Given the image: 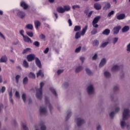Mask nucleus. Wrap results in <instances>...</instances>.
<instances>
[{
	"instance_id": "4",
	"label": "nucleus",
	"mask_w": 130,
	"mask_h": 130,
	"mask_svg": "<svg viewBox=\"0 0 130 130\" xmlns=\"http://www.w3.org/2000/svg\"><path fill=\"white\" fill-rule=\"evenodd\" d=\"M77 126H82L86 123V121L82 117H78L75 119Z\"/></svg>"
},
{
	"instance_id": "35",
	"label": "nucleus",
	"mask_w": 130,
	"mask_h": 130,
	"mask_svg": "<svg viewBox=\"0 0 130 130\" xmlns=\"http://www.w3.org/2000/svg\"><path fill=\"white\" fill-rule=\"evenodd\" d=\"M41 130H46V126L44 125V122H41Z\"/></svg>"
},
{
	"instance_id": "12",
	"label": "nucleus",
	"mask_w": 130,
	"mask_h": 130,
	"mask_svg": "<svg viewBox=\"0 0 130 130\" xmlns=\"http://www.w3.org/2000/svg\"><path fill=\"white\" fill-rule=\"evenodd\" d=\"M20 7H21V8H23V9L24 10H27V9H28V8H29V6L28 5H27V4H26V3H25V2H24V1L21 2Z\"/></svg>"
},
{
	"instance_id": "40",
	"label": "nucleus",
	"mask_w": 130,
	"mask_h": 130,
	"mask_svg": "<svg viewBox=\"0 0 130 130\" xmlns=\"http://www.w3.org/2000/svg\"><path fill=\"white\" fill-rule=\"evenodd\" d=\"M26 34L27 36H29V37L32 38L34 36V34L32 31H26Z\"/></svg>"
},
{
	"instance_id": "61",
	"label": "nucleus",
	"mask_w": 130,
	"mask_h": 130,
	"mask_svg": "<svg viewBox=\"0 0 130 130\" xmlns=\"http://www.w3.org/2000/svg\"><path fill=\"white\" fill-rule=\"evenodd\" d=\"M80 59L81 60L82 63H84V61H85V57H80Z\"/></svg>"
},
{
	"instance_id": "45",
	"label": "nucleus",
	"mask_w": 130,
	"mask_h": 130,
	"mask_svg": "<svg viewBox=\"0 0 130 130\" xmlns=\"http://www.w3.org/2000/svg\"><path fill=\"white\" fill-rule=\"evenodd\" d=\"M109 43V42H106L103 43L101 45V47H102L103 48H104V47H105L106 46H107V45H108Z\"/></svg>"
},
{
	"instance_id": "50",
	"label": "nucleus",
	"mask_w": 130,
	"mask_h": 130,
	"mask_svg": "<svg viewBox=\"0 0 130 130\" xmlns=\"http://www.w3.org/2000/svg\"><path fill=\"white\" fill-rule=\"evenodd\" d=\"M81 7L79 5H76L72 6V9L75 10V9H80Z\"/></svg>"
},
{
	"instance_id": "38",
	"label": "nucleus",
	"mask_w": 130,
	"mask_h": 130,
	"mask_svg": "<svg viewBox=\"0 0 130 130\" xmlns=\"http://www.w3.org/2000/svg\"><path fill=\"white\" fill-rule=\"evenodd\" d=\"M74 30L75 32H77V31H80V30H81V26L80 25L75 26Z\"/></svg>"
},
{
	"instance_id": "46",
	"label": "nucleus",
	"mask_w": 130,
	"mask_h": 130,
	"mask_svg": "<svg viewBox=\"0 0 130 130\" xmlns=\"http://www.w3.org/2000/svg\"><path fill=\"white\" fill-rule=\"evenodd\" d=\"M97 33V29L93 28L92 30L91 31V35H95Z\"/></svg>"
},
{
	"instance_id": "6",
	"label": "nucleus",
	"mask_w": 130,
	"mask_h": 130,
	"mask_svg": "<svg viewBox=\"0 0 130 130\" xmlns=\"http://www.w3.org/2000/svg\"><path fill=\"white\" fill-rule=\"evenodd\" d=\"M86 90L89 95H92V94H94V92H95L94 86L92 84L88 85L86 88Z\"/></svg>"
},
{
	"instance_id": "51",
	"label": "nucleus",
	"mask_w": 130,
	"mask_h": 130,
	"mask_svg": "<svg viewBox=\"0 0 130 130\" xmlns=\"http://www.w3.org/2000/svg\"><path fill=\"white\" fill-rule=\"evenodd\" d=\"M82 47H79L78 48H76L75 50V52H76L77 53L80 52V51H81V49Z\"/></svg>"
},
{
	"instance_id": "44",
	"label": "nucleus",
	"mask_w": 130,
	"mask_h": 130,
	"mask_svg": "<svg viewBox=\"0 0 130 130\" xmlns=\"http://www.w3.org/2000/svg\"><path fill=\"white\" fill-rule=\"evenodd\" d=\"M20 78H21V76L17 75L15 77V80L16 81V83L18 84L19 83V80L20 79Z\"/></svg>"
},
{
	"instance_id": "8",
	"label": "nucleus",
	"mask_w": 130,
	"mask_h": 130,
	"mask_svg": "<svg viewBox=\"0 0 130 130\" xmlns=\"http://www.w3.org/2000/svg\"><path fill=\"white\" fill-rule=\"evenodd\" d=\"M36 59V57H35V54H30L27 56V59L28 61H32L34 59Z\"/></svg>"
},
{
	"instance_id": "53",
	"label": "nucleus",
	"mask_w": 130,
	"mask_h": 130,
	"mask_svg": "<svg viewBox=\"0 0 130 130\" xmlns=\"http://www.w3.org/2000/svg\"><path fill=\"white\" fill-rule=\"evenodd\" d=\"M22 127L23 128V130H29L28 128V127H27V125L26 124H23L22 125Z\"/></svg>"
},
{
	"instance_id": "49",
	"label": "nucleus",
	"mask_w": 130,
	"mask_h": 130,
	"mask_svg": "<svg viewBox=\"0 0 130 130\" xmlns=\"http://www.w3.org/2000/svg\"><path fill=\"white\" fill-rule=\"evenodd\" d=\"M118 41V38H114L112 40L113 44H115Z\"/></svg>"
},
{
	"instance_id": "7",
	"label": "nucleus",
	"mask_w": 130,
	"mask_h": 130,
	"mask_svg": "<svg viewBox=\"0 0 130 130\" xmlns=\"http://www.w3.org/2000/svg\"><path fill=\"white\" fill-rule=\"evenodd\" d=\"M40 114L41 115H46L47 114V109L44 107H41L40 108Z\"/></svg>"
},
{
	"instance_id": "3",
	"label": "nucleus",
	"mask_w": 130,
	"mask_h": 130,
	"mask_svg": "<svg viewBox=\"0 0 130 130\" xmlns=\"http://www.w3.org/2000/svg\"><path fill=\"white\" fill-rule=\"evenodd\" d=\"M87 29L88 25H85L84 28L82 29L81 34L80 33V32H77L75 36V39H79V38H81V36H84L86 34V31H87Z\"/></svg>"
},
{
	"instance_id": "43",
	"label": "nucleus",
	"mask_w": 130,
	"mask_h": 130,
	"mask_svg": "<svg viewBox=\"0 0 130 130\" xmlns=\"http://www.w3.org/2000/svg\"><path fill=\"white\" fill-rule=\"evenodd\" d=\"M33 45H35V46H36V47H39L40 46V43L38 41H35Z\"/></svg>"
},
{
	"instance_id": "42",
	"label": "nucleus",
	"mask_w": 130,
	"mask_h": 130,
	"mask_svg": "<svg viewBox=\"0 0 130 130\" xmlns=\"http://www.w3.org/2000/svg\"><path fill=\"white\" fill-rule=\"evenodd\" d=\"M21 97H22V99L23 102H24V103H26V94H25V93H23V94H22Z\"/></svg>"
},
{
	"instance_id": "55",
	"label": "nucleus",
	"mask_w": 130,
	"mask_h": 130,
	"mask_svg": "<svg viewBox=\"0 0 130 130\" xmlns=\"http://www.w3.org/2000/svg\"><path fill=\"white\" fill-rule=\"evenodd\" d=\"M57 74L58 75H60V74L63 73V70H58L57 72Z\"/></svg>"
},
{
	"instance_id": "27",
	"label": "nucleus",
	"mask_w": 130,
	"mask_h": 130,
	"mask_svg": "<svg viewBox=\"0 0 130 130\" xmlns=\"http://www.w3.org/2000/svg\"><path fill=\"white\" fill-rule=\"evenodd\" d=\"M72 116V112L71 110H68L67 112V116H66V120H68L70 117Z\"/></svg>"
},
{
	"instance_id": "37",
	"label": "nucleus",
	"mask_w": 130,
	"mask_h": 130,
	"mask_svg": "<svg viewBox=\"0 0 130 130\" xmlns=\"http://www.w3.org/2000/svg\"><path fill=\"white\" fill-rule=\"evenodd\" d=\"M114 92H118L119 90V86L118 85H115L113 88Z\"/></svg>"
},
{
	"instance_id": "34",
	"label": "nucleus",
	"mask_w": 130,
	"mask_h": 130,
	"mask_svg": "<svg viewBox=\"0 0 130 130\" xmlns=\"http://www.w3.org/2000/svg\"><path fill=\"white\" fill-rule=\"evenodd\" d=\"M28 78H30V79H35V78H36V76H35V74H34V73L30 72L28 75Z\"/></svg>"
},
{
	"instance_id": "36",
	"label": "nucleus",
	"mask_w": 130,
	"mask_h": 130,
	"mask_svg": "<svg viewBox=\"0 0 130 130\" xmlns=\"http://www.w3.org/2000/svg\"><path fill=\"white\" fill-rule=\"evenodd\" d=\"M63 8L64 12H69L71 10V7L69 6H64Z\"/></svg>"
},
{
	"instance_id": "56",
	"label": "nucleus",
	"mask_w": 130,
	"mask_h": 130,
	"mask_svg": "<svg viewBox=\"0 0 130 130\" xmlns=\"http://www.w3.org/2000/svg\"><path fill=\"white\" fill-rule=\"evenodd\" d=\"M15 96L17 98H20V93H19V91H16Z\"/></svg>"
},
{
	"instance_id": "18",
	"label": "nucleus",
	"mask_w": 130,
	"mask_h": 130,
	"mask_svg": "<svg viewBox=\"0 0 130 130\" xmlns=\"http://www.w3.org/2000/svg\"><path fill=\"white\" fill-rule=\"evenodd\" d=\"M106 58H103L100 63L99 67L100 68H102V67H104L105 64H106Z\"/></svg>"
},
{
	"instance_id": "23",
	"label": "nucleus",
	"mask_w": 130,
	"mask_h": 130,
	"mask_svg": "<svg viewBox=\"0 0 130 130\" xmlns=\"http://www.w3.org/2000/svg\"><path fill=\"white\" fill-rule=\"evenodd\" d=\"M100 19H101V16H98L94 17V18L93 19V20L92 21V23L97 24V23H98V22H99V20H100Z\"/></svg>"
},
{
	"instance_id": "41",
	"label": "nucleus",
	"mask_w": 130,
	"mask_h": 130,
	"mask_svg": "<svg viewBox=\"0 0 130 130\" xmlns=\"http://www.w3.org/2000/svg\"><path fill=\"white\" fill-rule=\"evenodd\" d=\"M31 50L30 48H27L25 49H24L22 52V54H25V53H27V52H29Z\"/></svg>"
},
{
	"instance_id": "21",
	"label": "nucleus",
	"mask_w": 130,
	"mask_h": 130,
	"mask_svg": "<svg viewBox=\"0 0 130 130\" xmlns=\"http://www.w3.org/2000/svg\"><path fill=\"white\" fill-rule=\"evenodd\" d=\"M36 63L38 68H39V69H41V62L40 61V60H39V58H38V57L36 58Z\"/></svg>"
},
{
	"instance_id": "25",
	"label": "nucleus",
	"mask_w": 130,
	"mask_h": 130,
	"mask_svg": "<svg viewBox=\"0 0 130 130\" xmlns=\"http://www.w3.org/2000/svg\"><path fill=\"white\" fill-rule=\"evenodd\" d=\"M102 34L103 35H106V36H108L109 35V34H110V29H105L103 32H102Z\"/></svg>"
},
{
	"instance_id": "29",
	"label": "nucleus",
	"mask_w": 130,
	"mask_h": 130,
	"mask_svg": "<svg viewBox=\"0 0 130 130\" xmlns=\"http://www.w3.org/2000/svg\"><path fill=\"white\" fill-rule=\"evenodd\" d=\"M23 66L26 69H28L29 68V63L26 60H24L23 62Z\"/></svg>"
},
{
	"instance_id": "54",
	"label": "nucleus",
	"mask_w": 130,
	"mask_h": 130,
	"mask_svg": "<svg viewBox=\"0 0 130 130\" xmlns=\"http://www.w3.org/2000/svg\"><path fill=\"white\" fill-rule=\"evenodd\" d=\"M40 38L43 40V39H45V35H43V34H41L40 36Z\"/></svg>"
},
{
	"instance_id": "13",
	"label": "nucleus",
	"mask_w": 130,
	"mask_h": 130,
	"mask_svg": "<svg viewBox=\"0 0 130 130\" xmlns=\"http://www.w3.org/2000/svg\"><path fill=\"white\" fill-rule=\"evenodd\" d=\"M23 38L24 42H27V43H32V40H31V39H30L29 37L24 36H23Z\"/></svg>"
},
{
	"instance_id": "63",
	"label": "nucleus",
	"mask_w": 130,
	"mask_h": 130,
	"mask_svg": "<svg viewBox=\"0 0 130 130\" xmlns=\"http://www.w3.org/2000/svg\"><path fill=\"white\" fill-rule=\"evenodd\" d=\"M96 130H101V125H98L96 126Z\"/></svg>"
},
{
	"instance_id": "24",
	"label": "nucleus",
	"mask_w": 130,
	"mask_h": 130,
	"mask_svg": "<svg viewBox=\"0 0 130 130\" xmlns=\"http://www.w3.org/2000/svg\"><path fill=\"white\" fill-rule=\"evenodd\" d=\"M41 77L42 78H43L44 77V74H43V72H42V70H40L39 72L37 73V78H38V77Z\"/></svg>"
},
{
	"instance_id": "52",
	"label": "nucleus",
	"mask_w": 130,
	"mask_h": 130,
	"mask_svg": "<svg viewBox=\"0 0 130 130\" xmlns=\"http://www.w3.org/2000/svg\"><path fill=\"white\" fill-rule=\"evenodd\" d=\"M97 57H98V55L96 53L94 54V55L92 57V60H96L97 59Z\"/></svg>"
},
{
	"instance_id": "62",
	"label": "nucleus",
	"mask_w": 130,
	"mask_h": 130,
	"mask_svg": "<svg viewBox=\"0 0 130 130\" xmlns=\"http://www.w3.org/2000/svg\"><path fill=\"white\" fill-rule=\"evenodd\" d=\"M92 26L94 28H98V27H99V25H98V24H97V23H92Z\"/></svg>"
},
{
	"instance_id": "31",
	"label": "nucleus",
	"mask_w": 130,
	"mask_h": 130,
	"mask_svg": "<svg viewBox=\"0 0 130 130\" xmlns=\"http://www.w3.org/2000/svg\"><path fill=\"white\" fill-rule=\"evenodd\" d=\"M29 81V79H28V77H26L23 79V85H27L28 84V81Z\"/></svg>"
},
{
	"instance_id": "17",
	"label": "nucleus",
	"mask_w": 130,
	"mask_h": 130,
	"mask_svg": "<svg viewBox=\"0 0 130 130\" xmlns=\"http://www.w3.org/2000/svg\"><path fill=\"white\" fill-rule=\"evenodd\" d=\"M17 16H18V17H20L21 19H23V18H24L25 16H26V14H25V12L23 11H18L17 12Z\"/></svg>"
},
{
	"instance_id": "60",
	"label": "nucleus",
	"mask_w": 130,
	"mask_h": 130,
	"mask_svg": "<svg viewBox=\"0 0 130 130\" xmlns=\"http://www.w3.org/2000/svg\"><path fill=\"white\" fill-rule=\"evenodd\" d=\"M5 91H6V87L5 86H3L1 89L2 93H5Z\"/></svg>"
},
{
	"instance_id": "57",
	"label": "nucleus",
	"mask_w": 130,
	"mask_h": 130,
	"mask_svg": "<svg viewBox=\"0 0 130 130\" xmlns=\"http://www.w3.org/2000/svg\"><path fill=\"white\" fill-rule=\"evenodd\" d=\"M92 14H93V11H90L89 13L87 14L88 18H91V16H92Z\"/></svg>"
},
{
	"instance_id": "58",
	"label": "nucleus",
	"mask_w": 130,
	"mask_h": 130,
	"mask_svg": "<svg viewBox=\"0 0 130 130\" xmlns=\"http://www.w3.org/2000/svg\"><path fill=\"white\" fill-rule=\"evenodd\" d=\"M19 33L20 34V35H22V37H24V36H25V35H24L23 33H24V30L22 29L19 31Z\"/></svg>"
},
{
	"instance_id": "48",
	"label": "nucleus",
	"mask_w": 130,
	"mask_h": 130,
	"mask_svg": "<svg viewBox=\"0 0 130 130\" xmlns=\"http://www.w3.org/2000/svg\"><path fill=\"white\" fill-rule=\"evenodd\" d=\"M85 71L86 72V74H88L89 76H91V75H92V72H91V70L89 69H86Z\"/></svg>"
},
{
	"instance_id": "59",
	"label": "nucleus",
	"mask_w": 130,
	"mask_h": 130,
	"mask_svg": "<svg viewBox=\"0 0 130 130\" xmlns=\"http://www.w3.org/2000/svg\"><path fill=\"white\" fill-rule=\"evenodd\" d=\"M48 51H49V48L47 47L46 48V49L44 51V53L46 54L48 53Z\"/></svg>"
},
{
	"instance_id": "30",
	"label": "nucleus",
	"mask_w": 130,
	"mask_h": 130,
	"mask_svg": "<svg viewBox=\"0 0 130 130\" xmlns=\"http://www.w3.org/2000/svg\"><path fill=\"white\" fill-rule=\"evenodd\" d=\"M50 91H51L52 93H53V95L55 96V97L57 96V93H56V91L55 90V89H54L53 87H51L50 88Z\"/></svg>"
},
{
	"instance_id": "1",
	"label": "nucleus",
	"mask_w": 130,
	"mask_h": 130,
	"mask_svg": "<svg viewBox=\"0 0 130 130\" xmlns=\"http://www.w3.org/2000/svg\"><path fill=\"white\" fill-rule=\"evenodd\" d=\"M130 113H129V109H124L123 112V117L122 120L121 121V128H124L125 126H126L127 129H129V124H126L125 123V121L128 118H129Z\"/></svg>"
},
{
	"instance_id": "14",
	"label": "nucleus",
	"mask_w": 130,
	"mask_h": 130,
	"mask_svg": "<svg viewBox=\"0 0 130 130\" xmlns=\"http://www.w3.org/2000/svg\"><path fill=\"white\" fill-rule=\"evenodd\" d=\"M116 18L117 20H123L124 19H125V14L124 13L119 14L116 16Z\"/></svg>"
},
{
	"instance_id": "10",
	"label": "nucleus",
	"mask_w": 130,
	"mask_h": 130,
	"mask_svg": "<svg viewBox=\"0 0 130 130\" xmlns=\"http://www.w3.org/2000/svg\"><path fill=\"white\" fill-rule=\"evenodd\" d=\"M120 109L119 107H116L115 109V112L114 111H112L110 113V117H111V118H113L114 115H115L116 113H117V112H118V111H119Z\"/></svg>"
},
{
	"instance_id": "33",
	"label": "nucleus",
	"mask_w": 130,
	"mask_h": 130,
	"mask_svg": "<svg viewBox=\"0 0 130 130\" xmlns=\"http://www.w3.org/2000/svg\"><path fill=\"white\" fill-rule=\"evenodd\" d=\"M25 28H26L28 30H33V25L31 24H28L26 25Z\"/></svg>"
},
{
	"instance_id": "22",
	"label": "nucleus",
	"mask_w": 130,
	"mask_h": 130,
	"mask_svg": "<svg viewBox=\"0 0 130 130\" xmlns=\"http://www.w3.org/2000/svg\"><path fill=\"white\" fill-rule=\"evenodd\" d=\"M111 7V5L109 3H107L105 4V6L103 7V10L104 11H107V10H109Z\"/></svg>"
},
{
	"instance_id": "11",
	"label": "nucleus",
	"mask_w": 130,
	"mask_h": 130,
	"mask_svg": "<svg viewBox=\"0 0 130 130\" xmlns=\"http://www.w3.org/2000/svg\"><path fill=\"white\" fill-rule=\"evenodd\" d=\"M8 61V57L7 55H4L2 56L0 58V63H2L3 62L6 63Z\"/></svg>"
},
{
	"instance_id": "9",
	"label": "nucleus",
	"mask_w": 130,
	"mask_h": 130,
	"mask_svg": "<svg viewBox=\"0 0 130 130\" xmlns=\"http://www.w3.org/2000/svg\"><path fill=\"white\" fill-rule=\"evenodd\" d=\"M121 29V26L120 25H118L117 26H115L113 28V34L116 35L118 34L119 32V30Z\"/></svg>"
},
{
	"instance_id": "20",
	"label": "nucleus",
	"mask_w": 130,
	"mask_h": 130,
	"mask_svg": "<svg viewBox=\"0 0 130 130\" xmlns=\"http://www.w3.org/2000/svg\"><path fill=\"white\" fill-rule=\"evenodd\" d=\"M57 12L60 14H63L65 12L63 7H59L56 9Z\"/></svg>"
},
{
	"instance_id": "64",
	"label": "nucleus",
	"mask_w": 130,
	"mask_h": 130,
	"mask_svg": "<svg viewBox=\"0 0 130 130\" xmlns=\"http://www.w3.org/2000/svg\"><path fill=\"white\" fill-rule=\"evenodd\" d=\"M127 51H130V43L127 46Z\"/></svg>"
},
{
	"instance_id": "2",
	"label": "nucleus",
	"mask_w": 130,
	"mask_h": 130,
	"mask_svg": "<svg viewBox=\"0 0 130 130\" xmlns=\"http://www.w3.org/2000/svg\"><path fill=\"white\" fill-rule=\"evenodd\" d=\"M43 86H44V83L41 82L40 84V88L37 89V93L36 94V96L38 99H39L40 100H41L42 99V88L43 87Z\"/></svg>"
},
{
	"instance_id": "28",
	"label": "nucleus",
	"mask_w": 130,
	"mask_h": 130,
	"mask_svg": "<svg viewBox=\"0 0 130 130\" xmlns=\"http://www.w3.org/2000/svg\"><path fill=\"white\" fill-rule=\"evenodd\" d=\"M129 30V26H125L122 28V32H127Z\"/></svg>"
},
{
	"instance_id": "19",
	"label": "nucleus",
	"mask_w": 130,
	"mask_h": 130,
	"mask_svg": "<svg viewBox=\"0 0 130 130\" xmlns=\"http://www.w3.org/2000/svg\"><path fill=\"white\" fill-rule=\"evenodd\" d=\"M34 23L36 29H37V30H38L39 27L41 26V22H40L39 20H36L35 21Z\"/></svg>"
},
{
	"instance_id": "5",
	"label": "nucleus",
	"mask_w": 130,
	"mask_h": 130,
	"mask_svg": "<svg viewBox=\"0 0 130 130\" xmlns=\"http://www.w3.org/2000/svg\"><path fill=\"white\" fill-rule=\"evenodd\" d=\"M45 101L46 104L47 106H48V108L50 110V112L51 114H52V110H53V107H52L51 104H50V103H49V99L48 98V97L46 96L45 98Z\"/></svg>"
},
{
	"instance_id": "47",
	"label": "nucleus",
	"mask_w": 130,
	"mask_h": 130,
	"mask_svg": "<svg viewBox=\"0 0 130 130\" xmlns=\"http://www.w3.org/2000/svg\"><path fill=\"white\" fill-rule=\"evenodd\" d=\"M113 15H114V11L112 10L110 12H109V13L108 14L107 16H108V17H111V16H113Z\"/></svg>"
},
{
	"instance_id": "32",
	"label": "nucleus",
	"mask_w": 130,
	"mask_h": 130,
	"mask_svg": "<svg viewBox=\"0 0 130 130\" xmlns=\"http://www.w3.org/2000/svg\"><path fill=\"white\" fill-rule=\"evenodd\" d=\"M104 76L105 77H106V78H110V77H111V74H110V73H109V72L106 71L104 73Z\"/></svg>"
},
{
	"instance_id": "16",
	"label": "nucleus",
	"mask_w": 130,
	"mask_h": 130,
	"mask_svg": "<svg viewBox=\"0 0 130 130\" xmlns=\"http://www.w3.org/2000/svg\"><path fill=\"white\" fill-rule=\"evenodd\" d=\"M94 8L97 11H99L102 9V6H101V4L96 3L94 4Z\"/></svg>"
},
{
	"instance_id": "39",
	"label": "nucleus",
	"mask_w": 130,
	"mask_h": 130,
	"mask_svg": "<svg viewBox=\"0 0 130 130\" xmlns=\"http://www.w3.org/2000/svg\"><path fill=\"white\" fill-rule=\"evenodd\" d=\"M92 44L93 46H98V45H99V41L97 40H94Z\"/></svg>"
},
{
	"instance_id": "15",
	"label": "nucleus",
	"mask_w": 130,
	"mask_h": 130,
	"mask_svg": "<svg viewBox=\"0 0 130 130\" xmlns=\"http://www.w3.org/2000/svg\"><path fill=\"white\" fill-rule=\"evenodd\" d=\"M120 68H121V66H119L118 65H114L112 68V72H117V71L120 70Z\"/></svg>"
},
{
	"instance_id": "26",
	"label": "nucleus",
	"mask_w": 130,
	"mask_h": 130,
	"mask_svg": "<svg viewBox=\"0 0 130 130\" xmlns=\"http://www.w3.org/2000/svg\"><path fill=\"white\" fill-rule=\"evenodd\" d=\"M82 70H83V67L81 66H79L77 67L75 69V72L77 73H80V72L82 71Z\"/></svg>"
}]
</instances>
